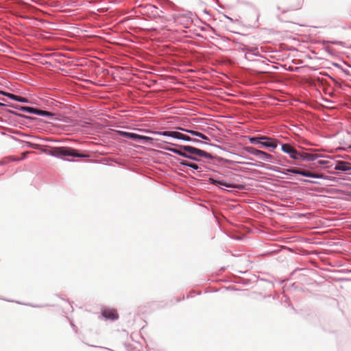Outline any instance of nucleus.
<instances>
[{
    "label": "nucleus",
    "mask_w": 351,
    "mask_h": 351,
    "mask_svg": "<svg viewBox=\"0 0 351 351\" xmlns=\"http://www.w3.org/2000/svg\"><path fill=\"white\" fill-rule=\"evenodd\" d=\"M44 152L48 155L61 158H64L69 156L80 158L88 156L86 154H79L77 150L69 147H53L45 150Z\"/></svg>",
    "instance_id": "1"
},
{
    "label": "nucleus",
    "mask_w": 351,
    "mask_h": 351,
    "mask_svg": "<svg viewBox=\"0 0 351 351\" xmlns=\"http://www.w3.org/2000/svg\"><path fill=\"white\" fill-rule=\"evenodd\" d=\"M250 142L258 145L259 147H267L276 149L278 147V141L267 136L259 135L257 136L248 137Z\"/></svg>",
    "instance_id": "2"
},
{
    "label": "nucleus",
    "mask_w": 351,
    "mask_h": 351,
    "mask_svg": "<svg viewBox=\"0 0 351 351\" xmlns=\"http://www.w3.org/2000/svg\"><path fill=\"white\" fill-rule=\"evenodd\" d=\"M118 134L123 137L133 139L134 141L143 140L144 141L149 142L152 141V138L149 136H142L134 133H130L123 131H118Z\"/></svg>",
    "instance_id": "3"
},
{
    "label": "nucleus",
    "mask_w": 351,
    "mask_h": 351,
    "mask_svg": "<svg viewBox=\"0 0 351 351\" xmlns=\"http://www.w3.org/2000/svg\"><path fill=\"white\" fill-rule=\"evenodd\" d=\"M282 150L288 154L290 157L295 160H299L300 158V152H298L297 150L292 147L289 144H282Z\"/></svg>",
    "instance_id": "4"
},
{
    "label": "nucleus",
    "mask_w": 351,
    "mask_h": 351,
    "mask_svg": "<svg viewBox=\"0 0 351 351\" xmlns=\"http://www.w3.org/2000/svg\"><path fill=\"white\" fill-rule=\"evenodd\" d=\"M244 149L252 155L259 156V154H263L265 160H271L273 159V156L262 150L257 149L252 147H245Z\"/></svg>",
    "instance_id": "5"
},
{
    "label": "nucleus",
    "mask_w": 351,
    "mask_h": 351,
    "mask_svg": "<svg viewBox=\"0 0 351 351\" xmlns=\"http://www.w3.org/2000/svg\"><path fill=\"white\" fill-rule=\"evenodd\" d=\"M102 315L108 319L116 320L119 318V314L115 309L106 308L102 311Z\"/></svg>",
    "instance_id": "6"
},
{
    "label": "nucleus",
    "mask_w": 351,
    "mask_h": 351,
    "mask_svg": "<svg viewBox=\"0 0 351 351\" xmlns=\"http://www.w3.org/2000/svg\"><path fill=\"white\" fill-rule=\"evenodd\" d=\"M163 136H168L171 137H173L178 139L188 140L189 137L179 132L176 131H166L162 133Z\"/></svg>",
    "instance_id": "7"
},
{
    "label": "nucleus",
    "mask_w": 351,
    "mask_h": 351,
    "mask_svg": "<svg viewBox=\"0 0 351 351\" xmlns=\"http://www.w3.org/2000/svg\"><path fill=\"white\" fill-rule=\"evenodd\" d=\"M338 171H349L351 169V164L348 162L339 161L335 167Z\"/></svg>",
    "instance_id": "8"
},
{
    "label": "nucleus",
    "mask_w": 351,
    "mask_h": 351,
    "mask_svg": "<svg viewBox=\"0 0 351 351\" xmlns=\"http://www.w3.org/2000/svg\"><path fill=\"white\" fill-rule=\"evenodd\" d=\"M210 180L212 184H214L215 185L224 186L228 188H235V186L233 185L232 184L225 182L223 180H217L213 178H210Z\"/></svg>",
    "instance_id": "9"
},
{
    "label": "nucleus",
    "mask_w": 351,
    "mask_h": 351,
    "mask_svg": "<svg viewBox=\"0 0 351 351\" xmlns=\"http://www.w3.org/2000/svg\"><path fill=\"white\" fill-rule=\"evenodd\" d=\"M316 156L315 155H313V154H308V153H306V152H302V153H300V158L299 159H302V160H307L308 161H311V160H314L316 159Z\"/></svg>",
    "instance_id": "10"
},
{
    "label": "nucleus",
    "mask_w": 351,
    "mask_h": 351,
    "mask_svg": "<svg viewBox=\"0 0 351 351\" xmlns=\"http://www.w3.org/2000/svg\"><path fill=\"white\" fill-rule=\"evenodd\" d=\"M305 176L310 177V178H323V175H322V174L311 173V172H310L308 171H306Z\"/></svg>",
    "instance_id": "11"
},
{
    "label": "nucleus",
    "mask_w": 351,
    "mask_h": 351,
    "mask_svg": "<svg viewBox=\"0 0 351 351\" xmlns=\"http://www.w3.org/2000/svg\"><path fill=\"white\" fill-rule=\"evenodd\" d=\"M36 114L41 115V116H47V117H53L54 115L53 114H52L48 111H45V110H38V109H37Z\"/></svg>",
    "instance_id": "12"
},
{
    "label": "nucleus",
    "mask_w": 351,
    "mask_h": 351,
    "mask_svg": "<svg viewBox=\"0 0 351 351\" xmlns=\"http://www.w3.org/2000/svg\"><path fill=\"white\" fill-rule=\"evenodd\" d=\"M22 110L29 112V113H33V114H36V112H37V109L32 108V107H28V106L22 107Z\"/></svg>",
    "instance_id": "13"
},
{
    "label": "nucleus",
    "mask_w": 351,
    "mask_h": 351,
    "mask_svg": "<svg viewBox=\"0 0 351 351\" xmlns=\"http://www.w3.org/2000/svg\"><path fill=\"white\" fill-rule=\"evenodd\" d=\"M199 156H204L207 158H213V156L210 154H209L206 152H204L203 150H201L199 149Z\"/></svg>",
    "instance_id": "14"
},
{
    "label": "nucleus",
    "mask_w": 351,
    "mask_h": 351,
    "mask_svg": "<svg viewBox=\"0 0 351 351\" xmlns=\"http://www.w3.org/2000/svg\"><path fill=\"white\" fill-rule=\"evenodd\" d=\"M306 170L300 169H295L291 170V172L295 174H300L305 176L306 174Z\"/></svg>",
    "instance_id": "15"
},
{
    "label": "nucleus",
    "mask_w": 351,
    "mask_h": 351,
    "mask_svg": "<svg viewBox=\"0 0 351 351\" xmlns=\"http://www.w3.org/2000/svg\"><path fill=\"white\" fill-rule=\"evenodd\" d=\"M15 101L22 102V103H27L28 102V99L27 98L21 97V96H18V95H16V99H15Z\"/></svg>",
    "instance_id": "16"
},
{
    "label": "nucleus",
    "mask_w": 351,
    "mask_h": 351,
    "mask_svg": "<svg viewBox=\"0 0 351 351\" xmlns=\"http://www.w3.org/2000/svg\"><path fill=\"white\" fill-rule=\"evenodd\" d=\"M199 28H200L203 31H205V30H207L208 29L210 28V25H207L206 23H204V25L203 26H199Z\"/></svg>",
    "instance_id": "17"
},
{
    "label": "nucleus",
    "mask_w": 351,
    "mask_h": 351,
    "mask_svg": "<svg viewBox=\"0 0 351 351\" xmlns=\"http://www.w3.org/2000/svg\"><path fill=\"white\" fill-rule=\"evenodd\" d=\"M5 96L8 97L9 98H10L11 99H13L15 101V99H16V95H14V94H12V93H8L7 94H5Z\"/></svg>",
    "instance_id": "18"
},
{
    "label": "nucleus",
    "mask_w": 351,
    "mask_h": 351,
    "mask_svg": "<svg viewBox=\"0 0 351 351\" xmlns=\"http://www.w3.org/2000/svg\"><path fill=\"white\" fill-rule=\"evenodd\" d=\"M199 138L202 139L210 141L209 138L201 132H199Z\"/></svg>",
    "instance_id": "19"
},
{
    "label": "nucleus",
    "mask_w": 351,
    "mask_h": 351,
    "mask_svg": "<svg viewBox=\"0 0 351 351\" xmlns=\"http://www.w3.org/2000/svg\"><path fill=\"white\" fill-rule=\"evenodd\" d=\"M29 153H32V152H25L22 153V156H21V158H19V159H20V160H23V159L26 157V156H27L28 154H29Z\"/></svg>",
    "instance_id": "20"
},
{
    "label": "nucleus",
    "mask_w": 351,
    "mask_h": 351,
    "mask_svg": "<svg viewBox=\"0 0 351 351\" xmlns=\"http://www.w3.org/2000/svg\"><path fill=\"white\" fill-rule=\"evenodd\" d=\"M189 149L190 150L191 152L192 153H196L197 154V149L196 148H193V147H189Z\"/></svg>",
    "instance_id": "21"
},
{
    "label": "nucleus",
    "mask_w": 351,
    "mask_h": 351,
    "mask_svg": "<svg viewBox=\"0 0 351 351\" xmlns=\"http://www.w3.org/2000/svg\"><path fill=\"white\" fill-rule=\"evenodd\" d=\"M190 167H193V169H197V164H191V165H189Z\"/></svg>",
    "instance_id": "22"
},
{
    "label": "nucleus",
    "mask_w": 351,
    "mask_h": 351,
    "mask_svg": "<svg viewBox=\"0 0 351 351\" xmlns=\"http://www.w3.org/2000/svg\"><path fill=\"white\" fill-rule=\"evenodd\" d=\"M10 160H12V161L20 160V159H19V158H15V157H14V156H11V157H10Z\"/></svg>",
    "instance_id": "23"
},
{
    "label": "nucleus",
    "mask_w": 351,
    "mask_h": 351,
    "mask_svg": "<svg viewBox=\"0 0 351 351\" xmlns=\"http://www.w3.org/2000/svg\"><path fill=\"white\" fill-rule=\"evenodd\" d=\"M258 157L261 158L262 159H265V158H264V155L263 154H259Z\"/></svg>",
    "instance_id": "24"
},
{
    "label": "nucleus",
    "mask_w": 351,
    "mask_h": 351,
    "mask_svg": "<svg viewBox=\"0 0 351 351\" xmlns=\"http://www.w3.org/2000/svg\"><path fill=\"white\" fill-rule=\"evenodd\" d=\"M8 93L4 91H0V94L5 95V94H7Z\"/></svg>",
    "instance_id": "25"
},
{
    "label": "nucleus",
    "mask_w": 351,
    "mask_h": 351,
    "mask_svg": "<svg viewBox=\"0 0 351 351\" xmlns=\"http://www.w3.org/2000/svg\"><path fill=\"white\" fill-rule=\"evenodd\" d=\"M302 3H299L298 5V8H302Z\"/></svg>",
    "instance_id": "26"
},
{
    "label": "nucleus",
    "mask_w": 351,
    "mask_h": 351,
    "mask_svg": "<svg viewBox=\"0 0 351 351\" xmlns=\"http://www.w3.org/2000/svg\"><path fill=\"white\" fill-rule=\"evenodd\" d=\"M0 106H4V104L0 102Z\"/></svg>",
    "instance_id": "27"
},
{
    "label": "nucleus",
    "mask_w": 351,
    "mask_h": 351,
    "mask_svg": "<svg viewBox=\"0 0 351 351\" xmlns=\"http://www.w3.org/2000/svg\"><path fill=\"white\" fill-rule=\"evenodd\" d=\"M321 164H325V162H320Z\"/></svg>",
    "instance_id": "28"
}]
</instances>
